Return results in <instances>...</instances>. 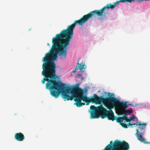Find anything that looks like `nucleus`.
Segmentation results:
<instances>
[{
  "label": "nucleus",
  "mask_w": 150,
  "mask_h": 150,
  "mask_svg": "<svg viewBox=\"0 0 150 150\" xmlns=\"http://www.w3.org/2000/svg\"><path fill=\"white\" fill-rule=\"evenodd\" d=\"M59 35L60 33L57 34L52 38V50L46 53L42 59V61L44 63L42 64L43 70L42 74L45 78H43L42 83L45 84V81H47L46 84V88L49 89L51 95L56 98H58L62 93L64 100H72L74 99V100L75 101L74 105L78 107L85 105L84 103L81 102L82 100L86 103V105H88L92 100L93 96L90 98L86 95H84L82 90L78 86L65 90V84L55 80L57 77L55 70L56 67L54 61L57 57V54L62 59H64L66 58L68 50L67 47L70 43L69 42V44L65 46L64 43V40L66 37L61 38Z\"/></svg>",
  "instance_id": "f257e3e1"
},
{
  "label": "nucleus",
  "mask_w": 150,
  "mask_h": 150,
  "mask_svg": "<svg viewBox=\"0 0 150 150\" xmlns=\"http://www.w3.org/2000/svg\"><path fill=\"white\" fill-rule=\"evenodd\" d=\"M117 100L119 101V100L114 97H111V96H109V97L103 98L101 96L99 97L96 94H94L91 102L95 103L96 104H100L102 102L109 110L108 111L104 108L102 105L97 107L91 105L90 108L92 110L91 112V118H97L100 117L102 119L107 117L108 120L112 121L115 120L116 116H114V113L111 109L114 108L115 109V108L118 105V104L115 102Z\"/></svg>",
  "instance_id": "f03ea898"
},
{
  "label": "nucleus",
  "mask_w": 150,
  "mask_h": 150,
  "mask_svg": "<svg viewBox=\"0 0 150 150\" xmlns=\"http://www.w3.org/2000/svg\"><path fill=\"white\" fill-rule=\"evenodd\" d=\"M136 1V0H120L113 3L112 4L111 3L108 4L100 10H95L90 12L86 15H84L82 18L79 20L75 21L73 23L68 26L67 29L63 30L59 33V35L61 38L66 37L65 40H64V45L65 46L68 45L69 42H70L72 39L73 35V30L76 23L81 25L90 18L96 17V16H101L103 14V15H104L105 13V10L107 11V10H109L110 8L113 9L116 6L115 4H117L119 5L120 2L131 3L132 1Z\"/></svg>",
  "instance_id": "7ed1b4c3"
},
{
  "label": "nucleus",
  "mask_w": 150,
  "mask_h": 150,
  "mask_svg": "<svg viewBox=\"0 0 150 150\" xmlns=\"http://www.w3.org/2000/svg\"><path fill=\"white\" fill-rule=\"evenodd\" d=\"M129 149L128 143L125 141H121L118 140L110 142L103 150H128Z\"/></svg>",
  "instance_id": "20e7f679"
},
{
  "label": "nucleus",
  "mask_w": 150,
  "mask_h": 150,
  "mask_svg": "<svg viewBox=\"0 0 150 150\" xmlns=\"http://www.w3.org/2000/svg\"><path fill=\"white\" fill-rule=\"evenodd\" d=\"M115 102L116 103L118 104V105L115 108L116 113L118 115H123V117H122L123 121V120H125L127 122V120L128 118L127 117L128 115L127 111H125V109L128 107V106L127 104L128 102H121L119 100H117Z\"/></svg>",
  "instance_id": "39448f33"
},
{
  "label": "nucleus",
  "mask_w": 150,
  "mask_h": 150,
  "mask_svg": "<svg viewBox=\"0 0 150 150\" xmlns=\"http://www.w3.org/2000/svg\"><path fill=\"white\" fill-rule=\"evenodd\" d=\"M146 125V123L141 124L139 122H137L136 125V126H139L138 127L139 129H139H137L136 130L137 132L136 134L137 139L139 141L144 143H146L147 142L142 137V135H143L144 133V128Z\"/></svg>",
  "instance_id": "423d86ee"
},
{
  "label": "nucleus",
  "mask_w": 150,
  "mask_h": 150,
  "mask_svg": "<svg viewBox=\"0 0 150 150\" xmlns=\"http://www.w3.org/2000/svg\"><path fill=\"white\" fill-rule=\"evenodd\" d=\"M14 138L18 141H22L25 139L24 135L21 132L16 133L15 134Z\"/></svg>",
  "instance_id": "0eeeda50"
},
{
  "label": "nucleus",
  "mask_w": 150,
  "mask_h": 150,
  "mask_svg": "<svg viewBox=\"0 0 150 150\" xmlns=\"http://www.w3.org/2000/svg\"><path fill=\"white\" fill-rule=\"evenodd\" d=\"M122 118V117H117V118L116 117L115 120L117 122L120 123H122V122H123Z\"/></svg>",
  "instance_id": "6e6552de"
},
{
  "label": "nucleus",
  "mask_w": 150,
  "mask_h": 150,
  "mask_svg": "<svg viewBox=\"0 0 150 150\" xmlns=\"http://www.w3.org/2000/svg\"><path fill=\"white\" fill-rule=\"evenodd\" d=\"M78 65L79 69L81 71H83V67L85 66L84 64H79L78 63Z\"/></svg>",
  "instance_id": "1a4fd4ad"
},
{
  "label": "nucleus",
  "mask_w": 150,
  "mask_h": 150,
  "mask_svg": "<svg viewBox=\"0 0 150 150\" xmlns=\"http://www.w3.org/2000/svg\"><path fill=\"white\" fill-rule=\"evenodd\" d=\"M135 117V116L133 115L132 117H130L129 118H128L127 120V122H130L132 121L134 119Z\"/></svg>",
  "instance_id": "9d476101"
},
{
  "label": "nucleus",
  "mask_w": 150,
  "mask_h": 150,
  "mask_svg": "<svg viewBox=\"0 0 150 150\" xmlns=\"http://www.w3.org/2000/svg\"><path fill=\"white\" fill-rule=\"evenodd\" d=\"M120 124L122 126V127H123L124 128H127L128 127L127 125L126 124L124 123H123V122L120 123Z\"/></svg>",
  "instance_id": "9b49d317"
},
{
  "label": "nucleus",
  "mask_w": 150,
  "mask_h": 150,
  "mask_svg": "<svg viewBox=\"0 0 150 150\" xmlns=\"http://www.w3.org/2000/svg\"><path fill=\"white\" fill-rule=\"evenodd\" d=\"M125 111H127V114L128 115V114H129L132 112V109H129L127 110H125Z\"/></svg>",
  "instance_id": "f8f14e48"
},
{
  "label": "nucleus",
  "mask_w": 150,
  "mask_h": 150,
  "mask_svg": "<svg viewBox=\"0 0 150 150\" xmlns=\"http://www.w3.org/2000/svg\"><path fill=\"white\" fill-rule=\"evenodd\" d=\"M136 125V123H134V124H131L130 123V122H129L128 123V124L127 125V126H129V125L130 126H131V127H132V126L133 125Z\"/></svg>",
  "instance_id": "ddd939ff"
},
{
  "label": "nucleus",
  "mask_w": 150,
  "mask_h": 150,
  "mask_svg": "<svg viewBox=\"0 0 150 150\" xmlns=\"http://www.w3.org/2000/svg\"><path fill=\"white\" fill-rule=\"evenodd\" d=\"M77 70H78V69L77 67L76 66V67L75 68V69H74V70H73V72L74 73H75Z\"/></svg>",
  "instance_id": "4468645a"
},
{
  "label": "nucleus",
  "mask_w": 150,
  "mask_h": 150,
  "mask_svg": "<svg viewBox=\"0 0 150 150\" xmlns=\"http://www.w3.org/2000/svg\"><path fill=\"white\" fill-rule=\"evenodd\" d=\"M83 93H84V92H85L86 94L87 93V89H86L84 91V92H83Z\"/></svg>",
  "instance_id": "2eb2a0df"
},
{
  "label": "nucleus",
  "mask_w": 150,
  "mask_h": 150,
  "mask_svg": "<svg viewBox=\"0 0 150 150\" xmlns=\"http://www.w3.org/2000/svg\"><path fill=\"white\" fill-rule=\"evenodd\" d=\"M127 105H131V106H132L133 107H134L135 106L134 105H132V104H130V103H129L128 104H127Z\"/></svg>",
  "instance_id": "dca6fc26"
},
{
  "label": "nucleus",
  "mask_w": 150,
  "mask_h": 150,
  "mask_svg": "<svg viewBox=\"0 0 150 150\" xmlns=\"http://www.w3.org/2000/svg\"><path fill=\"white\" fill-rule=\"evenodd\" d=\"M138 1H144V0H137Z\"/></svg>",
  "instance_id": "f3484780"
},
{
  "label": "nucleus",
  "mask_w": 150,
  "mask_h": 150,
  "mask_svg": "<svg viewBox=\"0 0 150 150\" xmlns=\"http://www.w3.org/2000/svg\"><path fill=\"white\" fill-rule=\"evenodd\" d=\"M47 45L48 46H50V44L48 43H47Z\"/></svg>",
  "instance_id": "a211bd4d"
},
{
  "label": "nucleus",
  "mask_w": 150,
  "mask_h": 150,
  "mask_svg": "<svg viewBox=\"0 0 150 150\" xmlns=\"http://www.w3.org/2000/svg\"><path fill=\"white\" fill-rule=\"evenodd\" d=\"M112 96H114V94L113 93H112Z\"/></svg>",
  "instance_id": "6ab92c4d"
},
{
  "label": "nucleus",
  "mask_w": 150,
  "mask_h": 150,
  "mask_svg": "<svg viewBox=\"0 0 150 150\" xmlns=\"http://www.w3.org/2000/svg\"><path fill=\"white\" fill-rule=\"evenodd\" d=\"M79 76H81V75H79Z\"/></svg>",
  "instance_id": "aec40b11"
}]
</instances>
